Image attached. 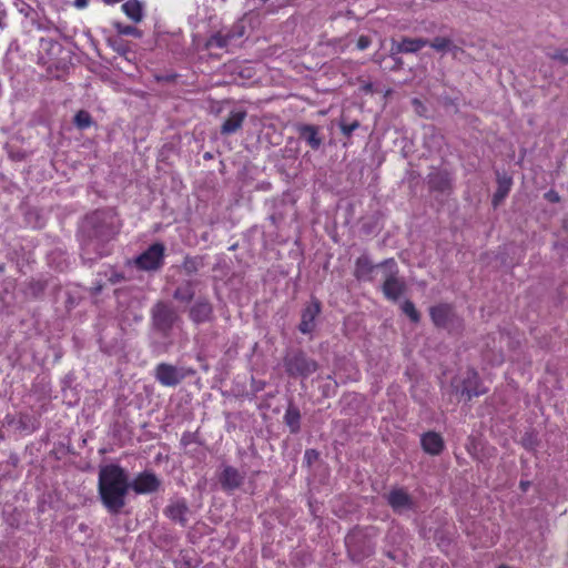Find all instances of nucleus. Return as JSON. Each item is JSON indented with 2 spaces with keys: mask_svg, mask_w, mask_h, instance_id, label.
<instances>
[{
  "mask_svg": "<svg viewBox=\"0 0 568 568\" xmlns=\"http://www.w3.org/2000/svg\"><path fill=\"white\" fill-rule=\"evenodd\" d=\"M120 225L111 211H94L88 214L81 225V256L93 262L110 253L109 243L119 233Z\"/></svg>",
  "mask_w": 568,
  "mask_h": 568,
  "instance_id": "f257e3e1",
  "label": "nucleus"
},
{
  "mask_svg": "<svg viewBox=\"0 0 568 568\" xmlns=\"http://www.w3.org/2000/svg\"><path fill=\"white\" fill-rule=\"evenodd\" d=\"M130 487L129 474L120 465L109 464L100 467L98 491L102 505L110 514L121 513Z\"/></svg>",
  "mask_w": 568,
  "mask_h": 568,
  "instance_id": "f03ea898",
  "label": "nucleus"
},
{
  "mask_svg": "<svg viewBox=\"0 0 568 568\" xmlns=\"http://www.w3.org/2000/svg\"><path fill=\"white\" fill-rule=\"evenodd\" d=\"M383 274L382 292L384 296L393 302H396L406 291V283L399 276V270L394 258H387L379 263Z\"/></svg>",
  "mask_w": 568,
  "mask_h": 568,
  "instance_id": "7ed1b4c3",
  "label": "nucleus"
},
{
  "mask_svg": "<svg viewBox=\"0 0 568 568\" xmlns=\"http://www.w3.org/2000/svg\"><path fill=\"white\" fill-rule=\"evenodd\" d=\"M286 374L293 378H307L318 369V363L302 349H290L283 357Z\"/></svg>",
  "mask_w": 568,
  "mask_h": 568,
  "instance_id": "20e7f679",
  "label": "nucleus"
},
{
  "mask_svg": "<svg viewBox=\"0 0 568 568\" xmlns=\"http://www.w3.org/2000/svg\"><path fill=\"white\" fill-rule=\"evenodd\" d=\"M152 328L162 336H169L180 320L178 311L168 301H156L150 311Z\"/></svg>",
  "mask_w": 568,
  "mask_h": 568,
  "instance_id": "39448f33",
  "label": "nucleus"
},
{
  "mask_svg": "<svg viewBox=\"0 0 568 568\" xmlns=\"http://www.w3.org/2000/svg\"><path fill=\"white\" fill-rule=\"evenodd\" d=\"M432 322L437 328L447 331L449 334H460L464 329L463 318L449 304H438L429 308Z\"/></svg>",
  "mask_w": 568,
  "mask_h": 568,
  "instance_id": "423d86ee",
  "label": "nucleus"
},
{
  "mask_svg": "<svg viewBox=\"0 0 568 568\" xmlns=\"http://www.w3.org/2000/svg\"><path fill=\"white\" fill-rule=\"evenodd\" d=\"M348 556L353 561L361 562L375 551L373 541L359 529L352 530L345 538Z\"/></svg>",
  "mask_w": 568,
  "mask_h": 568,
  "instance_id": "0eeeda50",
  "label": "nucleus"
},
{
  "mask_svg": "<svg viewBox=\"0 0 568 568\" xmlns=\"http://www.w3.org/2000/svg\"><path fill=\"white\" fill-rule=\"evenodd\" d=\"M195 372L192 368L178 367L169 363H160L154 368V378L163 386L175 387Z\"/></svg>",
  "mask_w": 568,
  "mask_h": 568,
  "instance_id": "6e6552de",
  "label": "nucleus"
},
{
  "mask_svg": "<svg viewBox=\"0 0 568 568\" xmlns=\"http://www.w3.org/2000/svg\"><path fill=\"white\" fill-rule=\"evenodd\" d=\"M164 244L153 243L136 257V267L143 271H158L164 263Z\"/></svg>",
  "mask_w": 568,
  "mask_h": 568,
  "instance_id": "1a4fd4ad",
  "label": "nucleus"
},
{
  "mask_svg": "<svg viewBox=\"0 0 568 568\" xmlns=\"http://www.w3.org/2000/svg\"><path fill=\"white\" fill-rule=\"evenodd\" d=\"M322 312L321 302L312 297L311 301L305 305L301 313V322L298 324V331L302 334H311L316 328V318Z\"/></svg>",
  "mask_w": 568,
  "mask_h": 568,
  "instance_id": "9d476101",
  "label": "nucleus"
},
{
  "mask_svg": "<svg viewBox=\"0 0 568 568\" xmlns=\"http://www.w3.org/2000/svg\"><path fill=\"white\" fill-rule=\"evenodd\" d=\"M244 34V26L242 23H235L226 32L219 31L212 34L207 42V48L223 49L229 47L234 40L241 38Z\"/></svg>",
  "mask_w": 568,
  "mask_h": 568,
  "instance_id": "9b49d317",
  "label": "nucleus"
},
{
  "mask_svg": "<svg viewBox=\"0 0 568 568\" xmlns=\"http://www.w3.org/2000/svg\"><path fill=\"white\" fill-rule=\"evenodd\" d=\"M189 317L197 325L212 322L214 318L212 303L206 297H199L190 307Z\"/></svg>",
  "mask_w": 568,
  "mask_h": 568,
  "instance_id": "f8f14e48",
  "label": "nucleus"
},
{
  "mask_svg": "<svg viewBox=\"0 0 568 568\" xmlns=\"http://www.w3.org/2000/svg\"><path fill=\"white\" fill-rule=\"evenodd\" d=\"M130 485L136 494H152L159 490L161 480L153 471L144 470Z\"/></svg>",
  "mask_w": 568,
  "mask_h": 568,
  "instance_id": "ddd939ff",
  "label": "nucleus"
},
{
  "mask_svg": "<svg viewBox=\"0 0 568 568\" xmlns=\"http://www.w3.org/2000/svg\"><path fill=\"white\" fill-rule=\"evenodd\" d=\"M163 511L168 518L179 524L180 526L185 527L187 525V515L190 509L184 498L171 499Z\"/></svg>",
  "mask_w": 568,
  "mask_h": 568,
  "instance_id": "4468645a",
  "label": "nucleus"
},
{
  "mask_svg": "<svg viewBox=\"0 0 568 568\" xmlns=\"http://www.w3.org/2000/svg\"><path fill=\"white\" fill-rule=\"evenodd\" d=\"M295 131L298 138L314 151L318 150L323 144L320 126L314 124L297 123Z\"/></svg>",
  "mask_w": 568,
  "mask_h": 568,
  "instance_id": "2eb2a0df",
  "label": "nucleus"
},
{
  "mask_svg": "<svg viewBox=\"0 0 568 568\" xmlns=\"http://www.w3.org/2000/svg\"><path fill=\"white\" fill-rule=\"evenodd\" d=\"M388 505L395 513L403 514L415 507L413 498L404 488H394L386 496Z\"/></svg>",
  "mask_w": 568,
  "mask_h": 568,
  "instance_id": "dca6fc26",
  "label": "nucleus"
},
{
  "mask_svg": "<svg viewBox=\"0 0 568 568\" xmlns=\"http://www.w3.org/2000/svg\"><path fill=\"white\" fill-rule=\"evenodd\" d=\"M428 44V39L425 38H408L404 37L400 41L392 40L390 53L393 55L400 53H416Z\"/></svg>",
  "mask_w": 568,
  "mask_h": 568,
  "instance_id": "f3484780",
  "label": "nucleus"
},
{
  "mask_svg": "<svg viewBox=\"0 0 568 568\" xmlns=\"http://www.w3.org/2000/svg\"><path fill=\"white\" fill-rule=\"evenodd\" d=\"M458 390L460 392V395L466 397L468 400L475 396L483 395L486 392L484 388H480L479 376L474 369H468L466 372V376L464 377Z\"/></svg>",
  "mask_w": 568,
  "mask_h": 568,
  "instance_id": "a211bd4d",
  "label": "nucleus"
},
{
  "mask_svg": "<svg viewBox=\"0 0 568 568\" xmlns=\"http://www.w3.org/2000/svg\"><path fill=\"white\" fill-rule=\"evenodd\" d=\"M377 268H381L379 263L374 264L368 255L363 254L356 258L353 274L357 281L372 282Z\"/></svg>",
  "mask_w": 568,
  "mask_h": 568,
  "instance_id": "6ab92c4d",
  "label": "nucleus"
},
{
  "mask_svg": "<svg viewBox=\"0 0 568 568\" xmlns=\"http://www.w3.org/2000/svg\"><path fill=\"white\" fill-rule=\"evenodd\" d=\"M247 116L246 110L243 109H234L232 110L227 118L223 121L220 132L222 135H232L236 133L243 125Z\"/></svg>",
  "mask_w": 568,
  "mask_h": 568,
  "instance_id": "aec40b11",
  "label": "nucleus"
},
{
  "mask_svg": "<svg viewBox=\"0 0 568 568\" xmlns=\"http://www.w3.org/2000/svg\"><path fill=\"white\" fill-rule=\"evenodd\" d=\"M420 445L425 453L433 456L439 455L445 448L443 437L436 432H427L423 434Z\"/></svg>",
  "mask_w": 568,
  "mask_h": 568,
  "instance_id": "412c9836",
  "label": "nucleus"
},
{
  "mask_svg": "<svg viewBox=\"0 0 568 568\" xmlns=\"http://www.w3.org/2000/svg\"><path fill=\"white\" fill-rule=\"evenodd\" d=\"M219 480L224 490H235L243 484L244 475L232 466H225Z\"/></svg>",
  "mask_w": 568,
  "mask_h": 568,
  "instance_id": "4be33fe9",
  "label": "nucleus"
},
{
  "mask_svg": "<svg viewBox=\"0 0 568 568\" xmlns=\"http://www.w3.org/2000/svg\"><path fill=\"white\" fill-rule=\"evenodd\" d=\"M428 186L430 191L449 192L452 191V178L448 172L436 170L428 174Z\"/></svg>",
  "mask_w": 568,
  "mask_h": 568,
  "instance_id": "5701e85b",
  "label": "nucleus"
},
{
  "mask_svg": "<svg viewBox=\"0 0 568 568\" xmlns=\"http://www.w3.org/2000/svg\"><path fill=\"white\" fill-rule=\"evenodd\" d=\"M301 417L298 407L291 402L285 410L283 419L292 434H297L301 430Z\"/></svg>",
  "mask_w": 568,
  "mask_h": 568,
  "instance_id": "b1692460",
  "label": "nucleus"
},
{
  "mask_svg": "<svg viewBox=\"0 0 568 568\" xmlns=\"http://www.w3.org/2000/svg\"><path fill=\"white\" fill-rule=\"evenodd\" d=\"M195 282L186 280L182 282L173 292V298L178 302L190 303L195 296Z\"/></svg>",
  "mask_w": 568,
  "mask_h": 568,
  "instance_id": "393cba45",
  "label": "nucleus"
},
{
  "mask_svg": "<svg viewBox=\"0 0 568 568\" xmlns=\"http://www.w3.org/2000/svg\"><path fill=\"white\" fill-rule=\"evenodd\" d=\"M122 10L128 18L138 23L143 19V4L139 0H128L122 4Z\"/></svg>",
  "mask_w": 568,
  "mask_h": 568,
  "instance_id": "a878e982",
  "label": "nucleus"
},
{
  "mask_svg": "<svg viewBox=\"0 0 568 568\" xmlns=\"http://www.w3.org/2000/svg\"><path fill=\"white\" fill-rule=\"evenodd\" d=\"M204 266H205L204 257L200 256V255H196V256L187 255L184 257V261L182 263V268L186 275H194Z\"/></svg>",
  "mask_w": 568,
  "mask_h": 568,
  "instance_id": "bb28decb",
  "label": "nucleus"
},
{
  "mask_svg": "<svg viewBox=\"0 0 568 568\" xmlns=\"http://www.w3.org/2000/svg\"><path fill=\"white\" fill-rule=\"evenodd\" d=\"M510 179H498V187L493 196V205L497 206L508 195L510 191Z\"/></svg>",
  "mask_w": 568,
  "mask_h": 568,
  "instance_id": "cd10ccee",
  "label": "nucleus"
},
{
  "mask_svg": "<svg viewBox=\"0 0 568 568\" xmlns=\"http://www.w3.org/2000/svg\"><path fill=\"white\" fill-rule=\"evenodd\" d=\"M454 41L447 37H435L433 40H428V44L436 52L442 54L448 53L449 48Z\"/></svg>",
  "mask_w": 568,
  "mask_h": 568,
  "instance_id": "c85d7f7f",
  "label": "nucleus"
},
{
  "mask_svg": "<svg viewBox=\"0 0 568 568\" xmlns=\"http://www.w3.org/2000/svg\"><path fill=\"white\" fill-rule=\"evenodd\" d=\"M73 122L78 129L83 130L92 124V116L88 111L80 110L74 115Z\"/></svg>",
  "mask_w": 568,
  "mask_h": 568,
  "instance_id": "c756f323",
  "label": "nucleus"
},
{
  "mask_svg": "<svg viewBox=\"0 0 568 568\" xmlns=\"http://www.w3.org/2000/svg\"><path fill=\"white\" fill-rule=\"evenodd\" d=\"M114 28H115L116 32L122 36H132L135 38L142 37V31L133 26L123 24L121 22H115Z\"/></svg>",
  "mask_w": 568,
  "mask_h": 568,
  "instance_id": "7c9ffc66",
  "label": "nucleus"
},
{
  "mask_svg": "<svg viewBox=\"0 0 568 568\" xmlns=\"http://www.w3.org/2000/svg\"><path fill=\"white\" fill-rule=\"evenodd\" d=\"M339 129L342 133L349 138L352 133L359 128V122L357 120H354L352 122H348L345 115H342L339 120Z\"/></svg>",
  "mask_w": 568,
  "mask_h": 568,
  "instance_id": "2f4dec72",
  "label": "nucleus"
},
{
  "mask_svg": "<svg viewBox=\"0 0 568 568\" xmlns=\"http://www.w3.org/2000/svg\"><path fill=\"white\" fill-rule=\"evenodd\" d=\"M402 311L410 318L412 322L418 323L420 320V314L416 310L414 303L409 300L405 301L402 304Z\"/></svg>",
  "mask_w": 568,
  "mask_h": 568,
  "instance_id": "473e14b6",
  "label": "nucleus"
},
{
  "mask_svg": "<svg viewBox=\"0 0 568 568\" xmlns=\"http://www.w3.org/2000/svg\"><path fill=\"white\" fill-rule=\"evenodd\" d=\"M547 55L562 65H568V49H557L552 52H548Z\"/></svg>",
  "mask_w": 568,
  "mask_h": 568,
  "instance_id": "72a5a7b5",
  "label": "nucleus"
},
{
  "mask_svg": "<svg viewBox=\"0 0 568 568\" xmlns=\"http://www.w3.org/2000/svg\"><path fill=\"white\" fill-rule=\"evenodd\" d=\"M320 458V453L316 449H306L304 453V462L311 467Z\"/></svg>",
  "mask_w": 568,
  "mask_h": 568,
  "instance_id": "f704fd0d",
  "label": "nucleus"
},
{
  "mask_svg": "<svg viewBox=\"0 0 568 568\" xmlns=\"http://www.w3.org/2000/svg\"><path fill=\"white\" fill-rule=\"evenodd\" d=\"M448 53L452 54L453 59L462 60V57L465 55L466 52H465V50L462 47H459V45H457V44H455L453 42L450 48H449Z\"/></svg>",
  "mask_w": 568,
  "mask_h": 568,
  "instance_id": "c9c22d12",
  "label": "nucleus"
},
{
  "mask_svg": "<svg viewBox=\"0 0 568 568\" xmlns=\"http://www.w3.org/2000/svg\"><path fill=\"white\" fill-rule=\"evenodd\" d=\"M389 58L394 61V65L392 67V70L396 71V70L403 69L404 62H403V59L399 57V54L393 55L389 52Z\"/></svg>",
  "mask_w": 568,
  "mask_h": 568,
  "instance_id": "e433bc0d",
  "label": "nucleus"
},
{
  "mask_svg": "<svg viewBox=\"0 0 568 568\" xmlns=\"http://www.w3.org/2000/svg\"><path fill=\"white\" fill-rule=\"evenodd\" d=\"M371 45V39L367 36H361L357 40V48L365 50Z\"/></svg>",
  "mask_w": 568,
  "mask_h": 568,
  "instance_id": "4c0bfd02",
  "label": "nucleus"
},
{
  "mask_svg": "<svg viewBox=\"0 0 568 568\" xmlns=\"http://www.w3.org/2000/svg\"><path fill=\"white\" fill-rule=\"evenodd\" d=\"M124 280V276L123 274L121 273H118V272H112L109 281L112 283V284H118L120 282H122Z\"/></svg>",
  "mask_w": 568,
  "mask_h": 568,
  "instance_id": "58836bf2",
  "label": "nucleus"
},
{
  "mask_svg": "<svg viewBox=\"0 0 568 568\" xmlns=\"http://www.w3.org/2000/svg\"><path fill=\"white\" fill-rule=\"evenodd\" d=\"M58 45V43L52 39H41V47L42 48H52Z\"/></svg>",
  "mask_w": 568,
  "mask_h": 568,
  "instance_id": "ea45409f",
  "label": "nucleus"
},
{
  "mask_svg": "<svg viewBox=\"0 0 568 568\" xmlns=\"http://www.w3.org/2000/svg\"><path fill=\"white\" fill-rule=\"evenodd\" d=\"M74 6L79 9H83L88 6V0H74Z\"/></svg>",
  "mask_w": 568,
  "mask_h": 568,
  "instance_id": "a19ab883",
  "label": "nucleus"
},
{
  "mask_svg": "<svg viewBox=\"0 0 568 568\" xmlns=\"http://www.w3.org/2000/svg\"><path fill=\"white\" fill-rule=\"evenodd\" d=\"M189 436H190L189 434H184V435L182 436L181 442H182V444H183V445H186V444L189 443Z\"/></svg>",
  "mask_w": 568,
  "mask_h": 568,
  "instance_id": "79ce46f5",
  "label": "nucleus"
},
{
  "mask_svg": "<svg viewBox=\"0 0 568 568\" xmlns=\"http://www.w3.org/2000/svg\"><path fill=\"white\" fill-rule=\"evenodd\" d=\"M529 483H525V481H521L520 485L523 487L524 490H526V487L528 486Z\"/></svg>",
  "mask_w": 568,
  "mask_h": 568,
  "instance_id": "37998d69",
  "label": "nucleus"
},
{
  "mask_svg": "<svg viewBox=\"0 0 568 568\" xmlns=\"http://www.w3.org/2000/svg\"><path fill=\"white\" fill-rule=\"evenodd\" d=\"M387 556H388L389 558H392V559H395V556H394V555H393V552H390V551H388V552H387Z\"/></svg>",
  "mask_w": 568,
  "mask_h": 568,
  "instance_id": "c03bdc74",
  "label": "nucleus"
},
{
  "mask_svg": "<svg viewBox=\"0 0 568 568\" xmlns=\"http://www.w3.org/2000/svg\"><path fill=\"white\" fill-rule=\"evenodd\" d=\"M4 272V265L0 263V273Z\"/></svg>",
  "mask_w": 568,
  "mask_h": 568,
  "instance_id": "a18cd8bd",
  "label": "nucleus"
},
{
  "mask_svg": "<svg viewBox=\"0 0 568 568\" xmlns=\"http://www.w3.org/2000/svg\"><path fill=\"white\" fill-rule=\"evenodd\" d=\"M262 387H263V384H257V388H256V390H261V389H262Z\"/></svg>",
  "mask_w": 568,
  "mask_h": 568,
  "instance_id": "49530a36",
  "label": "nucleus"
},
{
  "mask_svg": "<svg viewBox=\"0 0 568 568\" xmlns=\"http://www.w3.org/2000/svg\"><path fill=\"white\" fill-rule=\"evenodd\" d=\"M262 387H263V384H257V388H256V390H261V389H262Z\"/></svg>",
  "mask_w": 568,
  "mask_h": 568,
  "instance_id": "de8ad7c7",
  "label": "nucleus"
},
{
  "mask_svg": "<svg viewBox=\"0 0 568 568\" xmlns=\"http://www.w3.org/2000/svg\"><path fill=\"white\" fill-rule=\"evenodd\" d=\"M498 568H509V567H507V566H505V565H501V566H499Z\"/></svg>",
  "mask_w": 568,
  "mask_h": 568,
  "instance_id": "09e8293b",
  "label": "nucleus"
}]
</instances>
